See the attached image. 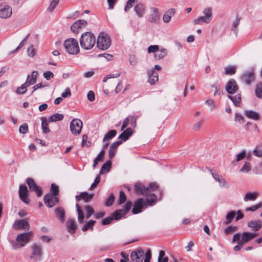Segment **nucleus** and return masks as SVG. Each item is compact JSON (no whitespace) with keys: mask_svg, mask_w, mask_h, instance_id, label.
I'll return each mask as SVG.
<instances>
[{"mask_svg":"<svg viewBox=\"0 0 262 262\" xmlns=\"http://www.w3.org/2000/svg\"><path fill=\"white\" fill-rule=\"evenodd\" d=\"M86 210V218L89 219L91 216L94 213V209L90 205H86L85 207Z\"/></svg>","mask_w":262,"mask_h":262,"instance_id":"nucleus-41","label":"nucleus"},{"mask_svg":"<svg viewBox=\"0 0 262 262\" xmlns=\"http://www.w3.org/2000/svg\"><path fill=\"white\" fill-rule=\"evenodd\" d=\"M28 125L25 123L19 127V132L20 133L25 134L28 132Z\"/></svg>","mask_w":262,"mask_h":262,"instance_id":"nucleus-57","label":"nucleus"},{"mask_svg":"<svg viewBox=\"0 0 262 262\" xmlns=\"http://www.w3.org/2000/svg\"><path fill=\"white\" fill-rule=\"evenodd\" d=\"M111 45V40L108 36L104 32L99 34L97 40V47L102 50L107 49Z\"/></svg>","mask_w":262,"mask_h":262,"instance_id":"nucleus-6","label":"nucleus"},{"mask_svg":"<svg viewBox=\"0 0 262 262\" xmlns=\"http://www.w3.org/2000/svg\"><path fill=\"white\" fill-rule=\"evenodd\" d=\"M43 76L47 80H50L54 77V74L52 72L48 71L43 73Z\"/></svg>","mask_w":262,"mask_h":262,"instance_id":"nucleus-54","label":"nucleus"},{"mask_svg":"<svg viewBox=\"0 0 262 262\" xmlns=\"http://www.w3.org/2000/svg\"><path fill=\"white\" fill-rule=\"evenodd\" d=\"M236 72V67L235 66H228L225 69V73L227 75H233Z\"/></svg>","mask_w":262,"mask_h":262,"instance_id":"nucleus-40","label":"nucleus"},{"mask_svg":"<svg viewBox=\"0 0 262 262\" xmlns=\"http://www.w3.org/2000/svg\"><path fill=\"white\" fill-rule=\"evenodd\" d=\"M30 36V34H28L26 37L20 42L18 46L16 48V49L13 52V53H14L15 52L17 51L19 49L22 48L25 44L27 41V40L28 39L29 37Z\"/></svg>","mask_w":262,"mask_h":262,"instance_id":"nucleus-52","label":"nucleus"},{"mask_svg":"<svg viewBox=\"0 0 262 262\" xmlns=\"http://www.w3.org/2000/svg\"><path fill=\"white\" fill-rule=\"evenodd\" d=\"M248 226L252 228L254 231H257L261 227V222L258 220L256 221H250L248 223Z\"/></svg>","mask_w":262,"mask_h":262,"instance_id":"nucleus-27","label":"nucleus"},{"mask_svg":"<svg viewBox=\"0 0 262 262\" xmlns=\"http://www.w3.org/2000/svg\"><path fill=\"white\" fill-rule=\"evenodd\" d=\"M257 235V233H251L249 232H244L241 235V240L242 243L244 244L247 243L253 239Z\"/></svg>","mask_w":262,"mask_h":262,"instance_id":"nucleus-20","label":"nucleus"},{"mask_svg":"<svg viewBox=\"0 0 262 262\" xmlns=\"http://www.w3.org/2000/svg\"><path fill=\"white\" fill-rule=\"evenodd\" d=\"M31 253L30 258L34 262H39L43 256L42 246L38 243H34L31 246Z\"/></svg>","mask_w":262,"mask_h":262,"instance_id":"nucleus-4","label":"nucleus"},{"mask_svg":"<svg viewBox=\"0 0 262 262\" xmlns=\"http://www.w3.org/2000/svg\"><path fill=\"white\" fill-rule=\"evenodd\" d=\"M13 228L16 230L24 229L25 230H28L30 226L29 223L25 220H16L13 224Z\"/></svg>","mask_w":262,"mask_h":262,"instance_id":"nucleus-16","label":"nucleus"},{"mask_svg":"<svg viewBox=\"0 0 262 262\" xmlns=\"http://www.w3.org/2000/svg\"><path fill=\"white\" fill-rule=\"evenodd\" d=\"M251 170V165L249 162H245L243 167L240 169V171L248 172Z\"/></svg>","mask_w":262,"mask_h":262,"instance_id":"nucleus-47","label":"nucleus"},{"mask_svg":"<svg viewBox=\"0 0 262 262\" xmlns=\"http://www.w3.org/2000/svg\"><path fill=\"white\" fill-rule=\"evenodd\" d=\"M204 16L199 17L194 20V24H201L202 23H209L212 18V9L205 8L203 11Z\"/></svg>","mask_w":262,"mask_h":262,"instance_id":"nucleus-7","label":"nucleus"},{"mask_svg":"<svg viewBox=\"0 0 262 262\" xmlns=\"http://www.w3.org/2000/svg\"><path fill=\"white\" fill-rule=\"evenodd\" d=\"M245 114L248 118L254 120H258L260 118L259 114L257 112L252 110L246 111L245 112Z\"/></svg>","mask_w":262,"mask_h":262,"instance_id":"nucleus-29","label":"nucleus"},{"mask_svg":"<svg viewBox=\"0 0 262 262\" xmlns=\"http://www.w3.org/2000/svg\"><path fill=\"white\" fill-rule=\"evenodd\" d=\"M235 211H231L228 213L226 215V220L227 222L225 223L226 224H228L231 223L232 220L233 219L235 215Z\"/></svg>","mask_w":262,"mask_h":262,"instance_id":"nucleus-42","label":"nucleus"},{"mask_svg":"<svg viewBox=\"0 0 262 262\" xmlns=\"http://www.w3.org/2000/svg\"><path fill=\"white\" fill-rule=\"evenodd\" d=\"M67 52L72 55H76L79 52V47L77 40L75 38H68L63 43Z\"/></svg>","mask_w":262,"mask_h":262,"instance_id":"nucleus-5","label":"nucleus"},{"mask_svg":"<svg viewBox=\"0 0 262 262\" xmlns=\"http://www.w3.org/2000/svg\"><path fill=\"white\" fill-rule=\"evenodd\" d=\"M144 253V251L141 248L133 251L130 254V259L132 262H142L143 259Z\"/></svg>","mask_w":262,"mask_h":262,"instance_id":"nucleus-11","label":"nucleus"},{"mask_svg":"<svg viewBox=\"0 0 262 262\" xmlns=\"http://www.w3.org/2000/svg\"><path fill=\"white\" fill-rule=\"evenodd\" d=\"M219 185L220 187L224 188H228L229 187V185L226 181V180L224 179H221L220 181L219 182Z\"/></svg>","mask_w":262,"mask_h":262,"instance_id":"nucleus-58","label":"nucleus"},{"mask_svg":"<svg viewBox=\"0 0 262 262\" xmlns=\"http://www.w3.org/2000/svg\"><path fill=\"white\" fill-rule=\"evenodd\" d=\"M115 196L113 193H111L110 196L106 199L105 205V206L109 207L111 206L114 202Z\"/></svg>","mask_w":262,"mask_h":262,"instance_id":"nucleus-43","label":"nucleus"},{"mask_svg":"<svg viewBox=\"0 0 262 262\" xmlns=\"http://www.w3.org/2000/svg\"><path fill=\"white\" fill-rule=\"evenodd\" d=\"M50 191L52 194V195H54V196L57 195L59 193L58 186L55 185L54 184H52L51 185Z\"/></svg>","mask_w":262,"mask_h":262,"instance_id":"nucleus-46","label":"nucleus"},{"mask_svg":"<svg viewBox=\"0 0 262 262\" xmlns=\"http://www.w3.org/2000/svg\"><path fill=\"white\" fill-rule=\"evenodd\" d=\"M27 52L29 56L33 57L35 55V49L34 48L33 45H31L28 47Z\"/></svg>","mask_w":262,"mask_h":262,"instance_id":"nucleus-60","label":"nucleus"},{"mask_svg":"<svg viewBox=\"0 0 262 262\" xmlns=\"http://www.w3.org/2000/svg\"><path fill=\"white\" fill-rule=\"evenodd\" d=\"M258 195V193L257 192H248L245 194L244 198V201L245 202H248L249 201H254L256 199Z\"/></svg>","mask_w":262,"mask_h":262,"instance_id":"nucleus-30","label":"nucleus"},{"mask_svg":"<svg viewBox=\"0 0 262 262\" xmlns=\"http://www.w3.org/2000/svg\"><path fill=\"white\" fill-rule=\"evenodd\" d=\"M64 116L62 114L55 113L49 117L48 118L49 122H56L63 119Z\"/></svg>","mask_w":262,"mask_h":262,"instance_id":"nucleus-32","label":"nucleus"},{"mask_svg":"<svg viewBox=\"0 0 262 262\" xmlns=\"http://www.w3.org/2000/svg\"><path fill=\"white\" fill-rule=\"evenodd\" d=\"M113 221V217L112 216H108L102 220V224L103 225H106L111 224Z\"/></svg>","mask_w":262,"mask_h":262,"instance_id":"nucleus-61","label":"nucleus"},{"mask_svg":"<svg viewBox=\"0 0 262 262\" xmlns=\"http://www.w3.org/2000/svg\"><path fill=\"white\" fill-rule=\"evenodd\" d=\"M135 11L137 15L140 17H142L145 13V7L142 3L137 4L134 8Z\"/></svg>","mask_w":262,"mask_h":262,"instance_id":"nucleus-26","label":"nucleus"},{"mask_svg":"<svg viewBox=\"0 0 262 262\" xmlns=\"http://www.w3.org/2000/svg\"><path fill=\"white\" fill-rule=\"evenodd\" d=\"M238 230L237 226H229L227 227L225 229V233L227 234H231Z\"/></svg>","mask_w":262,"mask_h":262,"instance_id":"nucleus-44","label":"nucleus"},{"mask_svg":"<svg viewBox=\"0 0 262 262\" xmlns=\"http://www.w3.org/2000/svg\"><path fill=\"white\" fill-rule=\"evenodd\" d=\"M159 47L157 45L150 46L148 47L147 51L148 53H156L157 51H158Z\"/></svg>","mask_w":262,"mask_h":262,"instance_id":"nucleus-56","label":"nucleus"},{"mask_svg":"<svg viewBox=\"0 0 262 262\" xmlns=\"http://www.w3.org/2000/svg\"><path fill=\"white\" fill-rule=\"evenodd\" d=\"M32 232H25L18 234L16 241H11V244L14 249H20L24 246L29 242L32 236Z\"/></svg>","mask_w":262,"mask_h":262,"instance_id":"nucleus-3","label":"nucleus"},{"mask_svg":"<svg viewBox=\"0 0 262 262\" xmlns=\"http://www.w3.org/2000/svg\"><path fill=\"white\" fill-rule=\"evenodd\" d=\"M167 52L165 49H162L161 50L158 49L156 53L155 54V57L156 58L160 59L164 57L166 55Z\"/></svg>","mask_w":262,"mask_h":262,"instance_id":"nucleus-38","label":"nucleus"},{"mask_svg":"<svg viewBox=\"0 0 262 262\" xmlns=\"http://www.w3.org/2000/svg\"><path fill=\"white\" fill-rule=\"evenodd\" d=\"M95 223L96 221L93 220H91L89 222H85L82 228V231H86L89 229L93 230V227L94 226Z\"/></svg>","mask_w":262,"mask_h":262,"instance_id":"nucleus-35","label":"nucleus"},{"mask_svg":"<svg viewBox=\"0 0 262 262\" xmlns=\"http://www.w3.org/2000/svg\"><path fill=\"white\" fill-rule=\"evenodd\" d=\"M253 154L257 157H262V149L256 147L253 151Z\"/></svg>","mask_w":262,"mask_h":262,"instance_id":"nucleus-64","label":"nucleus"},{"mask_svg":"<svg viewBox=\"0 0 262 262\" xmlns=\"http://www.w3.org/2000/svg\"><path fill=\"white\" fill-rule=\"evenodd\" d=\"M19 195L20 200L25 203L28 204L30 199L28 194V188L25 185H20L19 188Z\"/></svg>","mask_w":262,"mask_h":262,"instance_id":"nucleus-12","label":"nucleus"},{"mask_svg":"<svg viewBox=\"0 0 262 262\" xmlns=\"http://www.w3.org/2000/svg\"><path fill=\"white\" fill-rule=\"evenodd\" d=\"M255 93L256 97L259 98H262V83H260L257 84Z\"/></svg>","mask_w":262,"mask_h":262,"instance_id":"nucleus-39","label":"nucleus"},{"mask_svg":"<svg viewBox=\"0 0 262 262\" xmlns=\"http://www.w3.org/2000/svg\"><path fill=\"white\" fill-rule=\"evenodd\" d=\"M100 181V177L99 176H98L95 178V181L93 182V183H92V185H91L90 189L92 190L93 188H95L97 186V185L99 184Z\"/></svg>","mask_w":262,"mask_h":262,"instance_id":"nucleus-62","label":"nucleus"},{"mask_svg":"<svg viewBox=\"0 0 262 262\" xmlns=\"http://www.w3.org/2000/svg\"><path fill=\"white\" fill-rule=\"evenodd\" d=\"M146 203L143 198L138 199L134 204V207L132 209V212L134 214H137L141 212L142 208L145 205Z\"/></svg>","mask_w":262,"mask_h":262,"instance_id":"nucleus-17","label":"nucleus"},{"mask_svg":"<svg viewBox=\"0 0 262 262\" xmlns=\"http://www.w3.org/2000/svg\"><path fill=\"white\" fill-rule=\"evenodd\" d=\"M88 23L84 20L79 19L75 21L71 27V30L75 33H78L79 29L85 27L86 26Z\"/></svg>","mask_w":262,"mask_h":262,"instance_id":"nucleus-18","label":"nucleus"},{"mask_svg":"<svg viewBox=\"0 0 262 262\" xmlns=\"http://www.w3.org/2000/svg\"><path fill=\"white\" fill-rule=\"evenodd\" d=\"M44 202L48 207L51 208L59 202V199L56 196L52 195L51 194H47L44 196Z\"/></svg>","mask_w":262,"mask_h":262,"instance_id":"nucleus-13","label":"nucleus"},{"mask_svg":"<svg viewBox=\"0 0 262 262\" xmlns=\"http://www.w3.org/2000/svg\"><path fill=\"white\" fill-rule=\"evenodd\" d=\"M234 120L235 121H238V122H239L241 123H243L245 122V121L244 117L242 115L238 114V113H236L235 114Z\"/></svg>","mask_w":262,"mask_h":262,"instance_id":"nucleus-63","label":"nucleus"},{"mask_svg":"<svg viewBox=\"0 0 262 262\" xmlns=\"http://www.w3.org/2000/svg\"><path fill=\"white\" fill-rule=\"evenodd\" d=\"M94 193L89 194L86 192H81L80 195H76L75 198L77 201H79L81 199L84 200L85 202L88 203L90 202L94 197Z\"/></svg>","mask_w":262,"mask_h":262,"instance_id":"nucleus-21","label":"nucleus"},{"mask_svg":"<svg viewBox=\"0 0 262 262\" xmlns=\"http://www.w3.org/2000/svg\"><path fill=\"white\" fill-rule=\"evenodd\" d=\"M126 196L123 191H120L119 192V198L118 201L119 204H122L126 201Z\"/></svg>","mask_w":262,"mask_h":262,"instance_id":"nucleus-45","label":"nucleus"},{"mask_svg":"<svg viewBox=\"0 0 262 262\" xmlns=\"http://www.w3.org/2000/svg\"><path fill=\"white\" fill-rule=\"evenodd\" d=\"M132 128L128 127L124 130L118 137L119 139H122L123 141L127 140L133 134Z\"/></svg>","mask_w":262,"mask_h":262,"instance_id":"nucleus-24","label":"nucleus"},{"mask_svg":"<svg viewBox=\"0 0 262 262\" xmlns=\"http://www.w3.org/2000/svg\"><path fill=\"white\" fill-rule=\"evenodd\" d=\"M132 206V203L130 201H127L125 205H124V208L123 209H121L124 214L125 215L130 209Z\"/></svg>","mask_w":262,"mask_h":262,"instance_id":"nucleus-49","label":"nucleus"},{"mask_svg":"<svg viewBox=\"0 0 262 262\" xmlns=\"http://www.w3.org/2000/svg\"><path fill=\"white\" fill-rule=\"evenodd\" d=\"M26 183L30 190L35 192L37 196L39 197L42 195V191L41 189L36 185L33 179L27 178L26 179Z\"/></svg>","mask_w":262,"mask_h":262,"instance_id":"nucleus-10","label":"nucleus"},{"mask_svg":"<svg viewBox=\"0 0 262 262\" xmlns=\"http://www.w3.org/2000/svg\"><path fill=\"white\" fill-rule=\"evenodd\" d=\"M59 1H50V4L47 10L49 12H52L58 4Z\"/></svg>","mask_w":262,"mask_h":262,"instance_id":"nucleus-50","label":"nucleus"},{"mask_svg":"<svg viewBox=\"0 0 262 262\" xmlns=\"http://www.w3.org/2000/svg\"><path fill=\"white\" fill-rule=\"evenodd\" d=\"M82 122L79 119H73L70 125V130L74 135H78L81 132Z\"/></svg>","mask_w":262,"mask_h":262,"instance_id":"nucleus-9","label":"nucleus"},{"mask_svg":"<svg viewBox=\"0 0 262 262\" xmlns=\"http://www.w3.org/2000/svg\"><path fill=\"white\" fill-rule=\"evenodd\" d=\"M255 79V70L250 69L244 72L241 76V81L247 85L250 84Z\"/></svg>","mask_w":262,"mask_h":262,"instance_id":"nucleus-8","label":"nucleus"},{"mask_svg":"<svg viewBox=\"0 0 262 262\" xmlns=\"http://www.w3.org/2000/svg\"><path fill=\"white\" fill-rule=\"evenodd\" d=\"M117 134V131L115 129H112L108 132L103 139V142L108 141L113 138Z\"/></svg>","mask_w":262,"mask_h":262,"instance_id":"nucleus-34","label":"nucleus"},{"mask_svg":"<svg viewBox=\"0 0 262 262\" xmlns=\"http://www.w3.org/2000/svg\"><path fill=\"white\" fill-rule=\"evenodd\" d=\"M151 14L148 20L151 23H157L159 19V13L158 10L156 8H151Z\"/></svg>","mask_w":262,"mask_h":262,"instance_id":"nucleus-23","label":"nucleus"},{"mask_svg":"<svg viewBox=\"0 0 262 262\" xmlns=\"http://www.w3.org/2000/svg\"><path fill=\"white\" fill-rule=\"evenodd\" d=\"M240 20L241 18L236 16L235 19L232 22V30L234 31V32H236L235 29L239 25Z\"/></svg>","mask_w":262,"mask_h":262,"instance_id":"nucleus-53","label":"nucleus"},{"mask_svg":"<svg viewBox=\"0 0 262 262\" xmlns=\"http://www.w3.org/2000/svg\"><path fill=\"white\" fill-rule=\"evenodd\" d=\"M125 215L124 213L123 212L122 210H117L112 214V217H113V220H118L120 219L122 216Z\"/></svg>","mask_w":262,"mask_h":262,"instance_id":"nucleus-37","label":"nucleus"},{"mask_svg":"<svg viewBox=\"0 0 262 262\" xmlns=\"http://www.w3.org/2000/svg\"><path fill=\"white\" fill-rule=\"evenodd\" d=\"M55 212L57 217L63 223L65 220V211L63 208L58 207L55 210Z\"/></svg>","mask_w":262,"mask_h":262,"instance_id":"nucleus-28","label":"nucleus"},{"mask_svg":"<svg viewBox=\"0 0 262 262\" xmlns=\"http://www.w3.org/2000/svg\"><path fill=\"white\" fill-rule=\"evenodd\" d=\"M41 128L42 130V133L44 134L49 133L50 132V129L48 126V121L47 120V119L44 117H42L41 118Z\"/></svg>","mask_w":262,"mask_h":262,"instance_id":"nucleus-31","label":"nucleus"},{"mask_svg":"<svg viewBox=\"0 0 262 262\" xmlns=\"http://www.w3.org/2000/svg\"><path fill=\"white\" fill-rule=\"evenodd\" d=\"M246 157V151L245 150H243L241 152L236 155V161L239 162V161L244 159Z\"/></svg>","mask_w":262,"mask_h":262,"instance_id":"nucleus-51","label":"nucleus"},{"mask_svg":"<svg viewBox=\"0 0 262 262\" xmlns=\"http://www.w3.org/2000/svg\"><path fill=\"white\" fill-rule=\"evenodd\" d=\"M261 204L258 203V204H256V205H254V206L246 208V211H254L256 210L260 207H261Z\"/></svg>","mask_w":262,"mask_h":262,"instance_id":"nucleus-55","label":"nucleus"},{"mask_svg":"<svg viewBox=\"0 0 262 262\" xmlns=\"http://www.w3.org/2000/svg\"><path fill=\"white\" fill-rule=\"evenodd\" d=\"M176 11L174 9L171 8L166 11L164 15L163 19L164 22L166 23H169L171 18V17L175 14Z\"/></svg>","mask_w":262,"mask_h":262,"instance_id":"nucleus-25","label":"nucleus"},{"mask_svg":"<svg viewBox=\"0 0 262 262\" xmlns=\"http://www.w3.org/2000/svg\"><path fill=\"white\" fill-rule=\"evenodd\" d=\"M228 98L230 99L235 106H238L241 102V97L240 94H237L234 96L229 95Z\"/></svg>","mask_w":262,"mask_h":262,"instance_id":"nucleus-36","label":"nucleus"},{"mask_svg":"<svg viewBox=\"0 0 262 262\" xmlns=\"http://www.w3.org/2000/svg\"><path fill=\"white\" fill-rule=\"evenodd\" d=\"M158 188V185L155 183H151L148 187H146L141 183H136L134 189L136 193L143 195H149L147 198V202L149 205H153L157 201V196L154 194H150L151 191Z\"/></svg>","mask_w":262,"mask_h":262,"instance_id":"nucleus-1","label":"nucleus"},{"mask_svg":"<svg viewBox=\"0 0 262 262\" xmlns=\"http://www.w3.org/2000/svg\"><path fill=\"white\" fill-rule=\"evenodd\" d=\"M148 82L151 85H154L159 80L158 74L154 69L148 70Z\"/></svg>","mask_w":262,"mask_h":262,"instance_id":"nucleus-19","label":"nucleus"},{"mask_svg":"<svg viewBox=\"0 0 262 262\" xmlns=\"http://www.w3.org/2000/svg\"><path fill=\"white\" fill-rule=\"evenodd\" d=\"M238 89V86L236 82L234 79L230 80L226 86V90L227 92L230 94H233L236 93Z\"/></svg>","mask_w":262,"mask_h":262,"instance_id":"nucleus-15","label":"nucleus"},{"mask_svg":"<svg viewBox=\"0 0 262 262\" xmlns=\"http://www.w3.org/2000/svg\"><path fill=\"white\" fill-rule=\"evenodd\" d=\"M35 83V82L31 79L30 76L29 75H28L27 76V79H26V82L24 83H23V84L26 86H27L28 88L30 85H33V84H34Z\"/></svg>","mask_w":262,"mask_h":262,"instance_id":"nucleus-59","label":"nucleus"},{"mask_svg":"<svg viewBox=\"0 0 262 262\" xmlns=\"http://www.w3.org/2000/svg\"><path fill=\"white\" fill-rule=\"evenodd\" d=\"M27 91V87L24 84H21L20 86L18 87L16 91L18 94H24Z\"/></svg>","mask_w":262,"mask_h":262,"instance_id":"nucleus-48","label":"nucleus"},{"mask_svg":"<svg viewBox=\"0 0 262 262\" xmlns=\"http://www.w3.org/2000/svg\"><path fill=\"white\" fill-rule=\"evenodd\" d=\"M111 167V161H107L106 162L104 163L101 168L99 171L100 174H102L104 173L105 172L109 171L110 170V168Z\"/></svg>","mask_w":262,"mask_h":262,"instance_id":"nucleus-33","label":"nucleus"},{"mask_svg":"<svg viewBox=\"0 0 262 262\" xmlns=\"http://www.w3.org/2000/svg\"><path fill=\"white\" fill-rule=\"evenodd\" d=\"M66 227L68 231L71 234H74L75 233L77 227L75 224V220L72 219H69L66 223Z\"/></svg>","mask_w":262,"mask_h":262,"instance_id":"nucleus-22","label":"nucleus"},{"mask_svg":"<svg viewBox=\"0 0 262 262\" xmlns=\"http://www.w3.org/2000/svg\"><path fill=\"white\" fill-rule=\"evenodd\" d=\"M12 14V8L8 5H5L0 8V17L3 19L9 18Z\"/></svg>","mask_w":262,"mask_h":262,"instance_id":"nucleus-14","label":"nucleus"},{"mask_svg":"<svg viewBox=\"0 0 262 262\" xmlns=\"http://www.w3.org/2000/svg\"><path fill=\"white\" fill-rule=\"evenodd\" d=\"M81 47L84 50H90L96 43V37L94 34L86 32L82 34L79 39Z\"/></svg>","mask_w":262,"mask_h":262,"instance_id":"nucleus-2","label":"nucleus"}]
</instances>
